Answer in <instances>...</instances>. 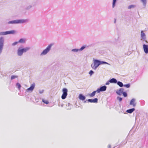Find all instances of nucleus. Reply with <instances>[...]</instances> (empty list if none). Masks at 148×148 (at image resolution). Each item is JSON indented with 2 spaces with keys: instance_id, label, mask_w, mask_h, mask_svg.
Segmentation results:
<instances>
[{
  "instance_id": "f257e3e1",
  "label": "nucleus",
  "mask_w": 148,
  "mask_h": 148,
  "mask_svg": "<svg viewBox=\"0 0 148 148\" xmlns=\"http://www.w3.org/2000/svg\"><path fill=\"white\" fill-rule=\"evenodd\" d=\"M102 64H108V63L105 62H101L97 60H94L93 63L91 65V67L93 69H96L100 65Z\"/></svg>"
},
{
  "instance_id": "f03ea898",
  "label": "nucleus",
  "mask_w": 148,
  "mask_h": 148,
  "mask_svg": "<svg viewBox=\"0 0 148 148\" xmlns=\"http://www.w3.org/2000/svg\"><path fill=\"white\" fill-rule=\"evenodd\" d=\"M27 21V20L25 19H20L17 20L11 21H10L8 22V24H18L26 22Z\"/></svg>"
},
{
  "instance_id": "7ed1b4c3",
  "label": "nucleus",
  "mask_w": 148,
  "mask_h": 148,
  "mask_svg": "<svg viewBox=\"0 0 148 148\" xmlns=\"http://www.w3.org/2000/svg\"><path fill=\"white\" fill-rule=\"evenodd\" d=\"M30 49L29 47H27L22 49H18L17 51L18 55L19 56H21L22 55L23 53L26 52Z\"/></svg>"
},
{
  "instance_id": "20e7f679",
  "label": "nucleus",
  "mask_w": 148,
  "mask_h": 148,
  "mask_svg": "<svg viewBox=\"0 0 148 148\" xmlns=\"http://www.w3.org/2000/svg\"><path fill=\"white\" fill-rule=\"evenodd\" d=\"M53 45V44L49 45L45 49H44L41 54V55H45L51 49V47Z\"/></svg>"
},
{
  "instance_id": "39448f33",
  "label": "nucleus",
  "mask_w": 148,
  "mask_h": 148,
  "mask_svg": "<svg viewBox=\"0 0 148 148\" xmlns=\"http://www.w3.org/2000/svg\"><path fill=\"white\" fill-rule=\"evenodd\" d=\"M62 92L63 94L61 98L62 99H65L67 95V90L66 88H64L62 89Z\"/></svg>"
},
{
  "instance_id": "423d86ee",
  "label": "nucleus",
  "mask_w": 148,
  "mask_h": 148,
  "mask_svg": "<svg viewBox=\"0 0 148 148\" xmlns=\"http://www.w3.org/2000/svg\"><path fill=\"white\" fill-rule=\"evenodd\" d=\"M3 37H1L0 38V53L2 52L3 46Z\"/></svg>"
},
{
  "instance_id": "0eeeda50",
  "label": "nucleus",
  "mask_w": 148,
  "mask_h": 148,
  "mask_svg": "<svg viewBox=\"0 0 148 148\" xmlns=\"http://www.w3.org/2000/svg\"><path fill=\"white\" fill-rule=\"evenodd\" d=\"M106 89V87L104 86L101 87L100 88H98L97 90V93H99L100 91H105Z\"/></svg>"
},
{
  "instance_id": "6e6552de",
  "label": "nucleus",
  "mask_w": 148,
  "mask_h": 148,
  "mask_svg": "<svg viewBox=\"0 0 148 148\" xmlns=\"http://www.w3.org/2000/svg\"><path fill=\"white\" fill-rule=\"evenodd\" d=\"M144 51L147 54L148 53V45L144 44L143 45Z\"/></svg>"
},
{
  "instance_id": "1a4fd4ad",
  "label": "nucleus",
  "mask_w": 148,
  "mask_h": 148,
  "mask_svg": "<svg viewBox=\"0 0 148 148\" xmlns=\"http://www.w3.org/2000/svg\"><path fill=\"white\" fill-rule=\"evenodd\" d=\"M35 86V84H32L30 87L27 88V91H32L34 89V88Z\"/></svg>"
},
{
  "instance_id": "9d476101",
  "label": "nucleus",
  "mask_w": 148,
  "mask_h": 148,
  "mask_svg": "<svg viewBox=\"0 0 148 148\" xmlns=\"http://www.w3.org/2000/svg\"><path fill=\"white\" fill-rule=\"evenodd\" d=\"M124 89L123 88H121L119 90L116 91V93L119 95H121L124 92H123Z\"/></svg>"
},
{
  "instance_id": "9b49d317",
  "label": "nucleus",
  "mask_w": 148,
  "mask_h": 148,
  "mask_svg": "<svg viewBox=\"0 0 148 148\" xmlns=\"http://www.w3.org/2000/svg\"><path fill=\"white\" fill-rule=\"evenodd\" d=\"M88 101L91 103H97L98 99L97 98H95L94 99H88Z\"/></svg>"
},
{
  "instance_id": "f8f14e48",
  "label": "nucleus",
  "mask_w": 148,
  "mask_h": 148,
  "mask_svg": "<svg viewBox=\"0 0 148 148\" xmlns=\"http://www.w3.org/2000/svg\"><path fill=\"white\" fill-rule=\"evenodd\" d=\"M130 104L132 105L133 106L135 107L136 106V103H135V99H132L130 103Z\"/></svg>"
},
{
  "instance_id": "ddd939ff",
  "label": "nucleus",
  "mask_w": 148,
  "mask_h": 148,
  "mask_svg": "<svg viewBox=\"0 0 148 148\" xmlns=\"http://www.w3.org/2000/svg\"><path fill=\"white\" fill-rule=\"evenodd\" d=\"M109 82L111 83H117V81L115 79L112 78L110 80Z\"/></svg>"
},
{
  "instance_id": "4468645a",
  "label": "nucleus",
  "mask_w": 148,
  "mask_h": 148,
  "mask_svg": "<svg viewBox=\"0 0 148 148\" xmlns=\"http://www.w3.org/2000/svg\"><path fill=\"white\" fill-rule=\"evenodd\" d=\"M79 98L81 100H84L85 99V97L82 94H80L79 95Z\"/></svg>"
},
{
  "instance_id": "2eb2a0df",
  "label": "nucleus",
  "mask_w": 148,
  "mask_h": 148,
  "mask_svg": "<svg viewBox=\"0 0 148 148\" xmlns=\"http://www.w3.org/2000/svg\"><path fill=\"white\" fill-rule=\"evenodd\" d=\"M6 32L7 35L10 34H14L15 33V32L14 30H12L10 31H6Z\"/></svg>"
},
{
  "instance_id": "dca6fc26",
  "label": "nucleus",
  "mask_w": 148,
  "mask_h": 148,
  "mask_svg": "<svg viewBox=\"0 0 148 148\" xmlns=\"http://www.w3.org/2000/svg\"><path fill=\"white\" fill-rule=\"evenodd\" d=\"M135 110V109L133 108L127 110L126 112L128 113H132Z\"/></svg>"
},
{
  "instance_id": "f3484780",
  "label": "nucleus",
  "mask_w": 148,
  "mask_h": 148,
  "mask_svg": "<svg viewBox=\"0 0 148 148\" xmlns=\"http://www.w3.org/2000/svg\"><path fill=\"white\" fill-rule=\"evenodd\" d=\"M25 39L23 38L21 39L18 41L19 42L21 43H24L25 42Z\"/></svg>"
},
{
  "instance_id": "a211bd4d",
  "label": "nucleus",
  "mask_w": 148,
  "mask_h": 148,
  "mask_svg": "<svg viewBox=\"0 0 148 148\" xmlns=\"http://www.w3.org/2000/svg\"><path fill=\"white\" fill-rule=\"evenodd\" d=\"M96 92H97V90H96L95 91H94L93 92H92L90 95V97H92L94 96V95H95Z\"/></svg>"
},
{
  "instance_id": "6ab92c4d",
  "label": "nucleus",
  "mask_w": 148,
  "mask_h": 148,
  "mask_svg": "<svg viewBox=\"0 0 148 148\" xmlns=\"http://www.w3.org/2000/svg\"><path fill=\"white\" fill-rule=\"evenodd\" d=\"M141 38H145V34L142 31L141 32Z\"/></svg>"
},
{
  "instance_id": "aec40b11",
  "label": "nucleus",
  "mask_w": 148,
  "mask_h": 148,
  "mask_svg": "<svg viewBox=\"0 0 148 148\" xmlns=\"http://www.w3.org/2000/svg\"><path fill=\"white\" fill-rule=\"evenodd\" d=\"M117 84L121 87H122L123 86V83L120 82H118Z\"/></svg>"
},
{
  "instance_id": "412c9836",
  "label": "nucleus",
  "mask_w": 148,
  "mask_h": 148,
  "mask_svg": "<svg viewBox=\"0 0 148 148\" xmlns=\"http://www.w3.org/2000/svg\"><path fill=\"white\" fill-rule=\"evenodd\" d=\"M16 85L19 90H20L21 88V85L19 83H18L16 84Z\"/></svg>"
},
{
  "instance_id": "4be33fe9",
  "label": "nucleus",
  "mask_w": 148,
  "mask_h": 148,
  "mask_svg": "<svg viewBox=\"0 0 148 148\" xmlns=\"http://www.w3.org/2000/svg\"><path fill=\"white\" fill-rule=\"evenodd\" d=\"M6 35V32H2L0 33V35Z\"/></svg>"
},
{
  "instance_id": "5701e85b",
  "label": "nucleus",
  "mask_w": 148,
  "mask_h": 148,
  "mask_svg": "<svg viewBox=\"0 0 148 148\" xmlns=\"http://www.w3.org/2000/svg\"><path fill=\"white\" fill-rule=\"evenodd\" d=\"M116 1V0H113V3H112L113 8H114L115 6Z\"/></svg>"
},
{
  "instance_id": "b1692460",
  "label": "nucleus",
  "mask_w": 148,
  "mask_h": 148,
  "mask_svg": "<svg viewBox=\"0 0 148 148\" xmlns=\"http://www.w3.org/2000/svg\"><path fill=\"white\" fill-rule=\"evenodd\" d=\"M17 76L16 75H12L11 77V79H12L17 77Z\"/></svg>"
},
{
  "instance_id": "393cba45",
  "label": "nucleus",
  "mask_w": 148,
  "mask_h": 148,
  "mask_svg": "<svg viewBox=\"0 0 148 148\" xmlns=\"http://www.w3.org/2000/svg\"><path fill=\"white\" fill-rule=\"evenodd\" d=\"M123 86L127 88H128L130 87V84H127L124 85Z\"/></svg>"
},
{
  "instance_id": "a878e982",
  "label": "nucleus",
  "mask_w": 148,
  "mask_h": 148,
  "mask_svg": "<svg viewBox=\"0 0 148 148\" xmlns=\"http://www.w3.org/2000/svg\"><path fill=\"white\" fill-rule=\"evenodd\" d=\"M86 47V46H83L82 47L80 48V49L79 50V51H82V50L83 49H84Z\"/></svg>"
},
{
  "instance_id": "bb28decb",
  "label": "nucleus",
  "mask_w": 148,
  "mask_h": 148,
  "mask_svg": "<svg viewBox=\"0 0 148 148\" xmlns=\"http://www.w3.org/2000/svg\"><path fill=\"white\" fill-rule=\"evenodd\" d=\"M122 94L124 97H126L127 96V94L126 92H124Z\"/></svg>"
},
{
  "instance_id": "cd10ccee",
  "label": "nucleus",
  "mask_w": 148,
  "mask_h": 148,
  "mask_svg": "<svg viewBox=\"0 0 148 148\" xmlns=\"http://www.w3.org/2000/svg\"><path fill=\"white\" fill-rule=\"evenodd\" d=\"M144 4L145 5L146 3V0H141Z\"/></svg>"
},
{
  "instance_id": "c85d7f7f",
  "label": "nucleus",
  "mask_w": 148,
  "mask_h": 148,
  "mask_svg": "<svg viewBox=\"0 0 148 148\" xmlns=\"http://www.w3.org/2000/svg\"><path fill=\"white\" fill-rule=\"evenodd\" d=\"M134 5H129L128 6V9H131L132 8L134 7Z\"/></svg>"
},
{
  "instance_id": "c756f323",
  "label": "nucleus",
  "mask_w": 148,
  "mask_h": 148,
  "mask_svg": "<svg viewBox=\"0 0 148 148\" xmlns=\"http://www.w3.org/2000/svg\"><path fill=\"white\" fill-rule=\"evenodd\" d=\"M42 101L44 103H45V104H47L49 103V102H48V101H47L43 100Z\"/></svg>"
},
{
  "instance_id": "7c9ffc66",
  "label": "nucleus",
  "mask_w": 148,
  "mask_h": 148,
  "mask_svg": "<svg viewBox=\"0 0 148 148\" xmlns=\"http://www.w3.org/2000/svg\"><path fill=\"white\" fill-rule=\"evenodd\" d=\"M89 73L90 75H91L94 73V72L92 71L91 70L89 71Z\"/></svg>"
},
{
  "instance_id": "2f4dec72",
  "label": "nucleus",
  "mask_w": 148,
  "mask_h": 148,
  "mask_svg": "<svg viewBox=\"0 0 148 148\" xmlns=\"http://www.w3.org/2000/svg\"><path fill=\"white\" fill-rule=\"evenodd\" d=\"M18 43H19L18 41L15 42H14L13 43H12V45H15L17 44Z\"/></svg>"
},
{
  "instance_id": "473e14b6",
  "label": "nucleus",
  "mask_w": 148,
  "mask_h": 148,
  "mask_svg": "<svg viewBox=\"0 0 148 148\" xmlns=\"http://www.w3.org/2000/svg\"><path fill=\"white\" fill-rule=\"evenodd\" d=\"M118 99L119 101H121L122 100V98L120 97H118Z\"/></svg>"
},
{
  "instance_id": "72a5a7b5",
  "label": "nucleus",
  "mask_w": 148,
  "mask_h": 148,
  "mask_svg": "<svg viewBox=\"0 0 148 148\" xmlns=\"http://www.w3.org/2000/svg\"><path fill=\"white\" fill-rule=\"evenodd\" d=\"M79 50L78 49H73L72 50V51H77Z\"/></svg>"
},
{
  "instance_id": "f704fd0d",
  "label": "nucleus",
  "mask_w": 148,
  "mask_h": 148,
  "mask_svg": "<svg viewBox=\"0 0 148 148\" xmlns=\"http://www.w3.org/2000/svg\"><path fill=\"white\" fill-rule=\"evenodd\" d=\"M109 82H108L106 83V85H109Z\"/></svg>"
},
{
  "instance_id": "c9c22d12",
  "label": "nucleus",
  "mask_w": 148,
  "mask_h": 148,
  "mask_svg": "<svg viewBox=\"0 0 148 148\" xmlns=\"http://www.w3.org/2000/svg\"><path fill=\"white\" fill-rule=\"evenodd\" d=\"M108 147L109 148H110L111 147V146L110 145H109Z\"/></svg>"
}]
</instances>
